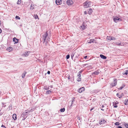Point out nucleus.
Returning <instances> with one entry per match:
<instances>
[{
    "instance_id": "f257e3e1",
    "label": "nucleus",
    "mask_w": 128,
    "mask_h": 128,
    "mask_svg": "<svg viewBox=\"0 0 128 128\" xmlns=\"http://www.w3.org/2000/svg\"><path fill=\"white\" fill-rule=\"evenodd\" d=\"M91 6L90 2L89 1H87L84 3V6L85 8L90 7Z\"/></svg>"
},
{
    "instance_id": "f03ea898",
    "label": "nucleus",
    "mask_w": 128,
    "mask_h": 128,
    "mask_svg": "<svg viewBox=\"0 0 128 128\" xmlns=\"http://www.w3.org/2000/svg\"><path fill=\"white\" fill-rule=\"evenodd\" d=\"M48 34L47 33V32H46V33L44 34L43 36V43H44V42H46V40H47V39L48 37Z\"/></svg>"
},
{
    "instance_id": "7ed1b4c3",
    "label": "nucleus",
    "mask_w": 128,
    "mask_h": 128,
    "mask_svg": "<svg viewBox=\"0 0 128 128\" xmlns=\"http://www.w3.org/2000/svg\"><path fill=\"white\" fill-rule=\"evenodd\" d=\"M117 80L115 78L114 79V82L110 84L111 87H112L115 86L117 84Z\"/></svg>"
},
{
    "instance_id": "20e7f679",
    "label": "nucleus",
    "mask_w": 128,
    "mask_h": 128,
    "mask_svg": "<svg viewBox=\"0 0 128 128\" xmlns=\"http://www.w3.org/2000/svg\"><path fill=\"white\" fill-rule=\"evenodd\" d=\"M113 20L116 23H117L119 21L122 20L121 18L117 16H115L113 18Z\"/></svg>"
},
{
    "instance_id": "39448f33",
    "label": "nucleus",
    "mask_w": 128,
    "mask_h": 128,
    "mask_svg": "<svg viewBox=\"0 0 128 128\" xmlns=\"http://www.w3.org/2000/svg\"><path fill=\"white\" fill-rule=\"evenodd\" d=\"M81 73V72H80L78 73V78L77 79V80L78 82L80 81L81 80V74H80Z\"/></svg>"
},
{
    "instance_id": "423d86ee",
    "label": "nucleus",
    "mask_w": 128,
    "mask_h": 128,
    "mask_svg": "<svg viewBox=\"0 0 128 128\" xmlns=\"http://www.w3.org/2000/svg\"><path fill=\"white\" fill-rule=\"evenodd\" d=\"M56 3L57 5L60 4L62 3V1L61 0H56Z\"/></svg>"
},
{
    "instance_id": "0eeeda50",
    "label": "nucleus",
    "mask_w": 128,
    "mask_h": 128,
    "mask_svg": "<svg viewBox=\"0 0 128 128\" xmlns=\"http://www.w3.org/2000/svg\"><path fill=\"white\" fill-rule=\"evenodd\" d=\"M85 88L84 87H82L80 88L78 90V91L79 92L81 93L83 91H84Z\"/></svg>"
},
{
    "instance_id": "6e6552de",
    "label": "nucleus",
    "mask_w": 128,
    "mask_h": 128,
    "mask_svg": "<svg viewBox=\"0 0 128 128\" xmlns=\"http://www.w3.org/2000/svg\"><path fill=\"white\" fill-rule=\"evenodd\" d=\"M73 2L70 0H68L66 1L67 4L68 5H71L73 4Z\"/></svg>"
},
{
    "instance_id": "1a4fd4ad",
    "label": "nucleus",
    "mask_w": 128,
    "mask_h": 128,
    "mask_svg": "<svg viewBox=\"0 0 128 128\" xmlns=\"http://www.w3.org/2000/svg\"><path fill=\"white\" fill-rule=\"evenodd\" d=\"M92 10L91 8H90L89 10H88V13L90 14H92Z\"/></svg>"
},
{
    "instance_id": "9d476101",
    "label": "nucleus",
    "mask_w": 128,
    "mask_h": 128,
    "mask_svg": "<svg viewBox=\"0 0 128 128\" xmlns=\"http://www.w3.org/2000/svg\"><path fill=\"white\" fill-rule=\"evenodd\" d=\"M95 41L94 39H90L89 40H88V43H92L94 42Z\"/></svg>"
},
{
    "instance_id": "9b49d317",
    "label": "nucleus",
    "mask_w": 128,
    "mask_h": 128,
    "mask_svg": "<svg viewBox=\"0 0 128 128\" xmlns=\"http://www.w3.org/2000/svg\"><path fill=\"white\" fill-rule=\"evenodd\" d=\"M50 38L49 37H48L47 38V40H46V42L45 43V46H47V44H48V41H49L50 40Z\"/></svg>"
},
{
    "instance_id": "f8f14e48",
    "label": "nucleus",
    "mask_w": 128,
    "mask_h": 128,
    "mask_svg": "<svg viewBox=\"0 0 128 128\" xmlns=\"http://www.w3.org/2000/svg\"><path fill=\"white\" fill-rule=\"evenodd\" d=\"M29 53V52H25L23 54L24 56H27L28 55Z\"/></svg>"
},
{
    "instance_id": "ddd939ff",
    "label": "nucleus",
    "mask_w": 128,
    "mask_h": 128,
    "mask_svg": "<svg viewBox=\"0 0 128 128\" xmlns=\"http://www.w3.org/2000/svg\"><path fill=\"white\" fill-rule=\"evenodd\" d=\"M100 57L102 58L103 59H106V57L104 56V55L102 54H100Z\"/></svg>"
},
{
    "instance_id": "4468645a",
    "label": "nucleus",
    "mask_w": 128,
    "mask_h": 128,
    "mask_svg": "<svg viewBox=\"0 0 128 128\" xmlns=\"http://www.w3.org/2000/svg\"><path fill=\"white\" fill-rule=\"evenodd\" d=\"M7 50L9 52L12 51V47H10L7 48Z\"/></svg>"
},
{
    "instance_id": "2eb2a0df",
    "label": "nucleus",
    "mask_w": 128,
    "mask_h": 128,
    "mask_svg": "<svg viewBox=\"0 0 128 128\" xmlns=\"http://www.w3.org/2000/svg\"><path fill=\"white\" fill-rule=\"evenodd\" d=\"M81 27L82 28V29L83 30L85 29L86 28V27L84 25V24L83 23L82 24V25L81 26Z\"/></svg>"
},
{
    "instance_id": "dca6fc26",
    "label": "nucleus",
    "mask_w": 128,
    "mask_h": 128,
    "mask_svg": "<svg viewBox=\"0 0 128 128\" xmlns=\"http://www.w3.org/2000/svg\"><path fill=\"white\" fill-rule=\"evenodd\" d=\"M13 41L15 42V43H16L18 42V40L14 38H13Z\"/></svg>"
},
{
    "instance_id": "f3484780",
    "label": "nucleus",
    "mask_w": 128,
    "mask_h": 128,
    "mask_svg": "<svg viewBox=\"0 0 128 128\" xmlns=\"http://www.w3.org/2000/svg\"><path fill=\"white\" fill-rule=\"evenodd\" d=\"M12 118L14 120H16L17 119L16 114H14L12 115Z\"/></svg>"
},
{
    "instance_id": "a211bd4d",
    "label": "nucleus",
    "mask_w": 128,
    "mask_h": 128,
    "mask_svg": "<svg viewBox=\"0 0 128 128\" xmlns=\"http://www.w3.org/2000/svg\"><path fill=\"white\" fill-rule=\"evenodd\" d=\"M52 92V89L46 91V93L48 94H50Z\"/></svg>"
},
{
    "instance_id": "6ab92c4d",
    "label": "nucleus",
    "mask_w": 128,
    "mask_h": 128,
    "mask_svg": "<svg viewBox=\"0 0 128 128\" xmlns=\"http://www.w3.org/2000/svg\"><path fill=\"white\" fill-rule=\"evenodd\" d=\"M105 120L104 119H103V120H101V121L99 123L100 124H102L105 123Z\"/></svg>"
},
{
    "instance_id": "aec40b11",
    "label": "nucleus",
    "mask_w": 128,
    "mask_h": 128,
    "mask_svg": "<svg viewBox=\"0 0 128 128\" xmlns=\"http://www.w3.org/2000/svg\"><path fill=\"white\" fill-rule=\"evenodd\" d=\"M26 73V72H24L22 74V78H24L25 77V75Z\"/></svg>"
},
{
    "instance_id": "412c9836",
    "label": "nucleus",
    "mask_w": 128,
    "mask_h": 128,
    "mask_svg": "<svg viewBox=\"0 0 128 128\" xmlns=\"http://www.w3.org/2000/svg\"><path fill=\"white\" fill-rule=\"evenodd\" d=\"M26 112H23L22 114V116L27 115V114H26L28 112V111H27V110H26Z\"/></svg>"
},
{
    "instance_id": "4be33fe9",
    "label": "nucleus",
    "mask_w": 128,
    "mask_h": 128,
    "mask_svg": "<svg viewBox=\"0 0 128 128\" xmlns=\"http://www.w3.org/2000/svg\"><path fill=\"white\" fill-rule=\"evenodd\" d=\"M125 104L128 105V100H126L124 102Z\"/></svg>"
},
{
    "instance_id": "5701e85b",
    "label": "nucleus",
    "mask_w": 128,
    "mask_h": 128,
    "mask_svg": "<svg viewBox=\"0 0 128 128\" xmlns=\"http://www.w3.org/2000/svg\"><path fill=\"white\" fill-rule=\"evenodd\" d=\"M128 74V70H126L123 73V74L127 75Z\"/></svg>"
},
{
    "instance_id": "b1692460",
    "label": "nucleus",
    "mask_w": 128,
    "mask_h": 128,
    "mask_svg": "<svg viewBox=\"0 0 128 128\" xmlns=\"http://www.w3.org/2000/svg\"><path fill=\"white\" fill-rule=\"evenodd\" d=\"M65 108H63L60 109V112H64L65 111Z\"/></svg>"
},
{
    "instance_id": "393cba45",
    "label": "nucleus",
    "mask_w": 128,
    "mask_h": 128,
    "mask_svg": "<svg viewBox=\"0 0 128 128\" xmlns=\"http://www.w3.org/2000/svg\"><path fill=\"white\" fill-rule=\"evenodd\" d=\"M99 73V72H98L95 71L93 74L96 75H97Z\"/></svg>"
},
{
    "instance_id": "a878e982",
    "label": "nucleus",
    "mask_w": 128,
    "mask_h": 128,
    "mask_svg": "<svg viewBox=\"0 0 128 128\" xmlns=\"http://www.w3.org/2000/svg\"><path fill=\"white\" fill-rule=\"evenodd\" d=\"M44 88L45 90H48L50 89L49 86L47 87L46 86H45L44 87Z\"/></svg>"
},
{
    "instance_id": "bb28decb",
    "label": "nucleus",
    "mask_w": 128,
    "mask_h": 128,
    "mask_svg": "<svg viewBox=\"0 0 128 128\" xmlns=\"http://www.w3.org/2000/svg\"><path fill=\"white\" fill-rule=\"evenodd\" d=\"M119 94L117 93L116 94V96H117L119 98H120L122 97V96L121 95H120Z\"/></svg>"
},
{
    "instance_id": "cd10ccee",
    "label": "nucleus",
    "mask_w": 128,
    "mask_h": 128,
    "mask_svg": "<svg viewBox=\"0 0 128 128\" xmlns=\"http://www.w3.org/2000/svg\"><path fill=\"white\" fill-rule=\"evenodd\" d=\"M72 104L71 105V106L74 103V102L75 100V98H72Z\"/></svg>"
},
{
    "instance_id": "c85d7f7f",
    "label": "nucleus",
    "mask_w": 128,
    "mask_h": 128,
    "mask_svg": "<svg viewBox=\"0 0 128 128\" xmlns=\"http://www.w3.org/2000/svg\"><path fill=\"white\" fill-rule=\"evenodd\" d=\"M111 38H112V36H107V39L108 40H111Z\"/></svg>"
},
{
    "instance_id": "c756f323",
    "label": "nucleus",
    "mask_w": 128,
    "mask_h": 128,
    "mask_svg": "<svg viewBox=\"0 0 128 128\" xmlns=\"http://www.w3.org/2000/svg\"><path fill=\"white\" fill-rule=\"evenodd\" d=\"M124 126L127 128H128V124L127 123H124Z\"/></svg>"
},
{
    "instance_id": "7c9ffc66",
    "label": "nucleus",
    "mask_w": 128,
    "mask_h": 128,
    "mask_svg": "<svg viewBox=\"0 0 128 128\" xmlns=\"http://www.w3.org/2000/svg\"><path fill=\"white\" fill-rule=\"evenodd\" d=\"M34 17H35V18L36 19H39V18H38V16L36 14L34 15Z\"/></svg>"
},
{
    "instance_id": "2f4dec72",
    "label": "nucleus",
    "mask_w": 128,
    "mask_h": 128,
    "mask_svg": "<svg viewBox=\"0 0 128 128\" xmlns=\"http://www.w3.org/2000/svg\"><path fill=\"white\" fill-rule=\"evenodd\" d=\"M21 3V0H18L17 2V4H20Z\"/></svg>"
},
{
    "instance_id": "473e14b6",
    "label": "nucleus",
    "mask_w": 128,
    "mask_h": 128,
    "mask_svg": "<svg viewBox=\"0 0 128 128\" xmlns=\"http://www.w3.org/2000/svg\"><path fill=\"white\" fill-rule=\"evenodd\" d=\"M16 19L20 20V18L18 16H16Z\"/></svg>"
},
{
    "instance_id": "72a5a7b5",
    "label": "nucleus",
    "mask_w": 128,
    "mask_h": 128,
    "mask_svg": "<svg viewBox=\"0 0 128 128\" xmlns=\"http://www.w3.org/2000/svg\"><path fill=\"white\" fill-rule=\"evenodd\" d=\"M111 38V40H115L116 39V38L113 36H112V38Z\"/></svg>"
},
{
    "instance_id": "f704fd0d",
    "label": "nucleus",
    "mask_w": 128,
    "mask_h": 128,
    "mask_svg": "<svg viewBox=\"0 0 128 128\" xmlns=\"http://www.w3.org/2000/svg\"><path fill=\"white\" fill-rule=\"evenodd\" d=\"M70 57V55L69 54H68L66 56V58L67 59H68Z\"/></svg>"
},
{
    "instance_id": "c9c22d12",
    "label": "nucleus",
    "mask_w": 128,
    "mask_h": 128,
    "mask_svg": "<svg viewBox=\"0 0 128 128\" xmlns=\"http://www.w3.org/2000/svg\"><path fill=\"white\" fill-rule=\"evenodd\" d=\"M119 123L118 122H116L115 123V124L116 125H119Z\"/></svg>"
},
{
    "instance_id": "e433bc0d",
    "label": "nucleus",
    "mask_w": 128,
    "mask_h": 128,
    "mask_svg": "<svg viewBox=\"0 0 128 128\" xmlns=\"http://www.w3.org/2000/svg\"><path fill=\"white\" fill-rule=\"evenodd\" d=\"M68 80H70V76L69 75H68Z\"/></svg>"
},
{
    "instance_id": "4c0bfd02",
    "label": "nucleus",
    "mask_w": 128,
    "mask_h": 128,
    "mask_svg": "<svg viewBox=\"0 0 128 128\" xmlns=\"http://www.w3.org/2000/svg\"><path fill=\"white\" fill-rule=\"evenodd\" d=\"M123 88H124V87H122V86L120 87V88H119V89L120 90H121Z\"/></svg>"
},
{
    "instance_id": "58836bf2",
    "label": "nucleus",
    "mask_w": 128,
    "mask_h": 128,
    "mask_svg": "<svg viewBox=\"0 0 128 128\" xmlns=\"http://www.w3.org/2000/svg\"><path fill=\"white\" fill-rule=\"evenodd\" d=\"M84 14H87V12L86 11H85L84 12Z\"/></svg>"
},
{
    "instance_id": "ea45409f",
    "label": "nucleus",
    "mask_w": 128,
    "mask_h": 128,
    "mask_svg": "<svg viewBox=\"0 0 128 128\" xmlns=\"http://www.w3.org/2000/svg\"><path fill=\"white\" fill-rule=\"evenodd\" d=\"M47 73L48 74H50V71H48V72H47Z\"/></svg>"
},
{
    "instance_id": "a19ab883",
    "label": "nucleus",
    "mask_w": 128,
    "mask_h": 128,
    "mask_svg": "<svg viewBox=\"0 0 128 128\" xmlns=\"http://www.w3.org/2000/svg\"><path fill=\"white\" fill-rule=\"evenodd\" d=\"M121 43H117L116 44L118 45H120Z\"/></svg>"
},
{
    "instance_id": "79ce46f5",
    "label": "nucleus",
    "mask_w": 128,
    "mask_h": 128,
    "mask_svg": "<svg viewBox=\"0 0 128 128\" xmlns=\"http://www.w3.org/2000/svg\"><path fill=\"white\" fill-rule=\"evenodd\" d=\"M118 128H122L120 126H119L118 127Z\"/></svg>"
},
{
    "instance_id": "37998d69",
    "label": "nucleus",
    "mask_w": 128,
    "mask_h": 128,
    "mask_svg": "<svg viewBox=\"0 0 128 128\" xmlns=\"http://www.w3.org/2000/svg\"><path fill=\"white\" fill-rule=\"evenodd\" d=\"M87 56H85L84 57V58L85 59H86L87 57Z\"/></svg>"
},
{
    "instance_id": "c03bdc74",
    "label": "nucleus",
    "mask_w": 128,
    "mask_h": 128,
    "mask_svg": "<svg viewBox=\"0 0 128 128\" xmlns=\"http://www.w3.org/2000/svg\"><path fill=\"white\" fill-rule=\"evenodd\" d=\"M27 116H26V117L25 118H22V120H24L25 119V118H26L27 117Z\"/></svg>"
},
{
    "instance_id": "a18cd8bd",
    "label": "nucleus",
    "mask_w": 128,
    "mask_h": 128,
    "mask_svg": "<svg viewBox=\"0 0 128 128\" xmlns=\"http://www.w3.org/2000/svg\"><path fill=\"white\" fill-rule=\"evenodd\" d=\"M1 127H4L5 128H6V127L4 126L3 125V124L2 125V126H1Z\"/></svg>"
},
{
    "instance_id": "49530a36",
    "label": "nucleus",
    "mask_w": 128,
    "mask_h": 128,
    "mask_svg": "<svg viewBox=\"0 0 128 128\" xmlns=\"http://www.w3.org/2000/svg\"><path fill=\"white\" fill-rule=\"evenodd\" d=\"M117 105H115V106H114V108H117Z\"/></svg>"
},
{
    "instance_id": "de8ad7c7",
    "label": "nucleus",
    "mask_w": 128,
    "mask_h": 128,
    "mask_svg": "<svg viewBox=\"0 0 128 128\" xmlns=\"http://www.w3.org/2000/svg\"><path fill=\"white\" fill-rule=\"evenodd\" d=\"M78 120H80V117H78Z\"/></svg>"
},
{
    "instance_id": "09e8293b",
    "label": "nucleus",
    "mask_w": 128,
    "mask_h": 128,
    "mask_svg": "<svg viewBox=\"0 0 128 128\" xmlns=\"http://www.w3.org/2000/svg\"><path fill=\"white\" fill-rule=\"evenodd\" d=\"M2 32V30H1V29L0 28V33H1Z\"/></svg>"
},
{
    "instance_id": "8fccbe9b",
    "label": "nucleus",
    "mask_w": 128,
    "mask_h": 128,
    "mask_svg": "<svg viewBox=\"0 0 128 128\" xmlns=\"http://www.w3.org/2000/svg\"><path fill=\"white\" fill-rule=\"evenodd\" d=\"M104 107V105H102V106L101 107V108H103Z\"/></svg>"
},
{
    "instance_id": "3c124183",
    "label": "nucleus",
    "mask_w": 128,
    "mask_h": 128,
    "mask_svg": "<svg viewBox=\"0 0 128 128\" xmlns=\"http://www.w3.org/2000/svg\"><path fill=\"white\" fill-rule=\"evenodd\" d=\"M50 87L51 88H53V86H50Z\"/></svg>"
},
{
    "instance_id": "603ef678",
    "label": "nucleus",
    "mask_w": 128,
    "mask_h": 128,
    "mask_svg": "<svg viewBox=\"0 0 128 128\" xmlns=\"http://www.w3.org/2000/svg\"><path fill=\"white\" fill-rule=\"evenodd\" d=\"M71 56L72 58V57H73L74 55H73L72 56V55H71Z\"/></svg>"
},
{
    "instance_id": "864d4df0",
    "label": "nucleus",
    "mask_w": 128,
    "mask_h": 128,
    "mask_svg": "<svg viewBox=\"0 0 128 128\" xmlns=\"http://www.w3.org/2000/svg\"><path fill=\"white\" fill-rule=\"evenodd\" d=\"M101 110L103 111H104V109H102V108H101Z\"/></svg>"
},
{
    "instance_id": "5fc2aeb1",
    "label": "nucleus",
    "mask_w": 128,
    "mask_h": 128,
    "mask_svg": "<svg viewBox=\"0 0 128 128\" xmlns=\"http://www.w3.org/2000/svg\"><path fill=\"white\" fill-rule=\"evenodd\" d=\"M93 109V108H92V109H90V110L91 111Z\"/></svg>"
},
{
    "instance_id": "6e6d98bb",
    "label": "nucleus",
    "mask_w": 128,
    "mask_h": 128,
    "mask_svg": "<svg viewBox=\"0 0 128 128\" xmlns=\"http://www.w3.org/2000/svg\"><path fill=\"white\" fill-rule=\"evenodd\" d=\"M30 110H29L28 111V112H30Z\"/></svg>"
},
{
    "instance_id": "4d7b16f0",
    "label": "nucleus",
    "mask_w": 128,
    "mask_h": 128,
    "mask_svg": "<svg viewBox=\"0 0 128 128\" xmlns=\"http://www.w3.org/2000/svg\"><path fill=\"white\" fill-rule=\"evenodd\" d=\"M1 25V21L0 20V25Z\"/></svg>"
},
{
    "instance_id": "13d9d810",
    "label": "nucleus",
    "mask_w": 128,
    "mask_h": 128,
    "mask_svg": "<svg viewBox=\"0 0 128 128\" xmlns=\"http://www.w3.org/2000/svg\"><path fill=\"white\" fill-rule=\"evenodd\" d=\"M88 64H85V65L86 66V65Z\"/></svg>"
},
{
    "instance_id": "bf43d9fd",
    "label": "nucleus",
    "mask_w": 128,
    "mask_h": 128,
    "mask_svg": "<svg viewBox=\"0 0 128 128\" xmlns=\"http://www.w3.org/2000/svg\"><path fill=\"white\" fill-rule=\"evenodd\" d=\"M122 86V87H124V86Z\"/></svg>"
},
{
    "instance_id": "052dcab7",
    "label": "nucleus",
    "mask_w": 128,
    "mask_h": 128,
    "mask_svg": "<svg viewBox=\"0 0 128 128\" xmlns=\"http://www.w3.org/2000/svg\"><path fill=\"white\" fill-rule=\"evenodd\" d=\"M31 9H32V8L31 7Z\"/></svg>"
}]
</instances>
